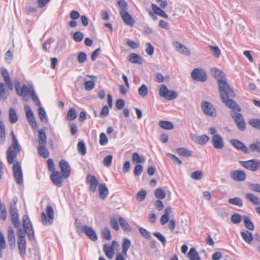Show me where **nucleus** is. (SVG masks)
<instances>
[{"label":"nucleus","instance_id":"nucleus-1","mask_svg":"<svg viewBox=\"0 0 260 260\" xmlns=\"http://www.w3.org/2000/svg\"><path fill=\"white\" fill-rule=\"evenodd\" d=\"M211 71L212 75L217 79L220 96L222 103L229 108L240 112L241 110L240 107L232 99L235 96V93L224 80L225 78L224 73L216 68L212 69Z\"/></svg>","mask_w":260,"mask_h":260},{"label":"nucleus","instance_id":"nucleus-2","mask_svg":"<svg viewBox=\"0 0 260 260\" xmlns=\"http://www.w3.org/2000/svg\"><path fill=\"white\" fill-rule=\"evenodd\" d=\"M11 137L12 144L8 147L6 152L7 160L10 165L13 164L14 160L21 150V147L15 136Z\"/></svg>","mask_w":260,"mask_h":260},{"label":"nucleus","instance_id":"nucleus-3","mask_svg":"<svg viewBox=\"0 0 260 260\" xmlns=\"http://www.w3.org/2000/svg\"><path fill=\"white\" fill-rule=\"evenodd\" d=\"M18 248L19 252L20 255L22 257H24L26 254V239L25 238V231H23L22 229L18 228Z\"/></svg>","mask_w":260,"mask_h":260},{"label":"nucleus","instance_id":"nucleus-4","mask_svg":"<svg viewBox=\"0 0 260 260\" xmlns=\"http://www.w3.org/2000/svg\"><path fill=\"white\" fill-rule=\"evenodd\" d=\"M13 166V176L16 182L21 185L23 183V175L20 165L19 162L14 161Z\"/></svg>","mask_w":260,"mask_h":260},{"label":"nucleus","instance_id":"nucleus-5","mask_svg":"<svg viewBox=\"0 0 260 260\" xmlns=\"http://www.w3.org/2000/svg\"><path fill=\"white\" fill-rule=\"evenodd\" d=\"M46 213L47 217L44 212L41 214V221L43 225H46L47 223L51 224L53 222L54 212L53 208L50 205H48L46 207Z\"/></svg>","mask_w":260,"mask_h":260},{"label":"nucleus","instance_id":"nucleus-6","mask_svg":"<svg viewBox=\"0 0 260 260\" xmlns=\"http://www.w3.org/2000/svg\"><path fill=\"white\" fill-rule=\"evenodd\" d=\"M201 109L203 112L208 116L215 117L216 116V110L210 103L205 101L201 103Z\"/></svg>","mask_w":260,"mask_h":260},{"label":"nucleus","instance_id":"nucleus-7","mask_svg":"<svg viewBox=\"0 0 260 260\" xmlns=\"http://www.w3.org/2000/svg\"><path fill=\"white\" fill-rule=\"evenodd\" d=\"M239 163L247 170L255 172L260 168V161L255 159L247 161H240Z\"/></svg>","mask_w":260,"mask_h":260},{"label":"nucleus","instance_id":"nucleus-8","mask_svg":"<svg viewBox=\"0 0 260 260\" xmlns=\"http://www.w3.org/2000/svg\"><path fill=\"white\" fill-rule=\"evenodd\" d=\"M14 84L16 91L18 95L22 96L24 98L28 95V94H30V92L31 91V90H30L26 85H23L21 88V84L19 79H15L14 80Z\"/></svg>","mask_w":260,"mask_h":260},{"label":"nucleus","instance_id":"nucleus-9","mask_svg":"<svg viewBox=\"0 0 260 260\" xmlns=\"http://www.w3.org/2000/svg\"><path fill=\"white\" fill-rule=\"evenodd\" d=\"M231 115L236 122L238 128L242 131H244L246 128V124L242 115L232 111L231 112Z\"/></svg>","mask_w":260,"mask_h":260},{"label":"nucleus","instance_id":"nucleus-10","mask_svg":"<svg viewBox=\"0 0 260 260\" xmlns=\"http://www.w3.org/2000/svg\"><path fill=\"white\" fill-rule=\"evenodd\" d=\"M191 77L193 80L205 82L207 80L206 72L201 69H194L191 73Z\"/></svg>","mask_w":260,"mask_h":260},{"label":"nucleus","instance_id":"nucleus-11","mask_svg":"<svg viewBox=\"0 0 260 260\" xmlns=\"http://www.w3.org/2000/svg\"><path fill=\"white\" fill-rule=\"evenodd\" d=\"M10 214L13 226L16 228L20 227V223L19 220L18 212L15 204L11 205Z\"/></svg>","mask_w":260,"mask_h":260},{"label":"nucleus","instance_id":"nucleus-12","mask_svg":"<svg viewBox=\"0 0 260 260\" xmlns=\"http://www.w3.org/2000/svg\"><path fill=\"white\" fill-rule=\"evenodd\" d=\"M24 109L26 118L29 125H31L32 127H37V124L36 122L34 113L30 107L28 105H26L24 106Z\"/></svg>","mask_w":260,"mask_h":260},{"label":"nucleus","instance_id":"nucleus-13","mask_svg":"<svg viewBox=\"0 0 260 260\" xmlns=\"http://www.w3.org/2000/svg\"><path fill=\"white\" fill-rule=\"evenodd\" d=\"M81 229L90 240L93 242L98 240V236L92 228L85 225L81 227Z\"/></svg>","mask_w":260,"mask_h":260},{"label":"nucleus","instance_id":"nucleus-14","mask_svg":"<svg viewBox=\"0 0 260 260\" xmlns=\"http://www.w3.org/2000/svg\"><path fill=\"white\" fill-rule=\"evenodd\" d=\"M231 178L234 181L237 182H242L246 178L245 173L242 170H234L230 173Z\"/></svg>","mask_w":260,"mask_h":260},{"label":"nucleus","instance_id":"nucleus-15","mask_svg":"<svg viewBox=\"0 0 260 260\" xmlns=\"http://www.w3.org/2000/svg\"><path fill=\"white\" fill-rule=\"evenodd\" d=\"M2 76L7 88L11 91L13 90L14 89L13 82L6 69L3 68L2 69Z\"/></svg>","mask_w":260,"mask_h":260},{"label":"nucleus","instance_id":"nucleus-16","mask_svg":"<svg viewBox=\"0 0 260 260\" xmlns=\"http://www.w3.org/2000/svg\"><path fill=\"white\" fill-rule=\"evenodd\" d=\"M59 167L62 173V176L64 178H67L70 175V166L68 161L62 159L59 162Z\"/></svg>","mask_w":260,"mask_h":260},{"label":"nucleus","instance_id":"nucleus-17","mask_svg":"<svg viewBox=\"0 0 260 260\" xmlns=\"http://www.w3.org/2000/svg\"><path fill=\"white\" fill-rule=\"evenodd\" d=\"M50 179L53 184L61 187L63 182V177L58 171H54L50 175Z\"/></svg>","mask_w":260,"mask_h":260},{"label":"nucleus","instance_id":"nucleus-18","mask_svg":"<svg viewBox=\"0 0 260 260\" xmlns=\"http://www.w3.org/2000/svg\"><path fill=\"white\" fill-rule=\"evenodd\" d=\"M211 142L214 148L216 149H222L224 147L223 139L220 135L213 136Z\"/></svg>","mask_w":260,"mask_h":260},{"label":"nucleus","instance_id":"nucleus-19","mask_svg":"<svg viewBox=\"0 0 260 260\" xmlns=\"http://www.w3.org/2000/svg\"><path fill=\"white\" fill-rule=\"evenodd\" d=\"M230 143L237 150H240L245 153H248L247 147L241 141L236 139H231Z\"/></svg>","mask_w":260,"mask_h":260},{"label":"nucleus","instance_id":"nucleus-20","mask_svg":"<svg viewBox=\"0 0 260 260\" xmlns=\"http://www.w3.org/2000/svg\"><path fill=\"white\" fill-rule=\"evenodd\" d=\"M86 182L90 184V190L95 192L99 182L94 175H88L86 177Z\"/></svg>","mask_w":260,"mask_h":260},{"label":"nucleus","instance_id":"nucleus-21","mask_svg":"<svg viewBox=\"0 0 260 260\" xmlns=\"http://www.w3.org/2000/svg\"><path fill=\"white\" fill-rule=\"evenodd\" d=\"M120 16L124 22L128 25L133 26L135 23V20L132 16L129 14L127 11L125 12H119Z\"/></svg>","mask_w":260,"mask_h":260},{"label":"nucleus","instance_id":"nucleus-22","mask_svg":"<svg viewBox=\"0 0 260 260\" xmlns=\"http://www.w3.org/2000/svg\"><path fill=\"white\" fill-rule=\"evenodd\" d=\"M8 239L10 243V248L13 249L15 247L16 240L14 231L11 226L8 228Z\"/></svg>","mask_w":260,"mask_h":260},{"label":"nucleus","instance_id":"nucleus-23","mask_svg":"<svg viewBox=\"0 0 260 260\" xmlns=\"http://www.w3.org/2000/svg\"><path fill=\"white\" fill-rule=\"evenodd\" d=\"M99 191L100 198L102 200H105L108 197L109 190L105 184H101L99 185Z\"/></svg>","mask_w":260,"mask_h":260},{"label":"nucleus","instance_id":"nucleus-24","mask_svg":"<svg viewBox=\"0 0 260 260\" xmlns=\"http://www.w3.org/2000/svg\"><path fill=\"white\" fill-rule=\"evenodd\" d=\"M174 46L176 49L177 51L182 54H185L186 55H190L189 50L184 45L180 44L178 42H176L174 44Z\"/></svg>","mask_w":260,"mask_h":260},{"label":"nucleus","instance_id":"nucleus-25","mask_svg":"<svg viewBox=\"0 0 260 260\" xmlns=\"http://www.w3.org/2000/svg\"><path fill=\"white\" fill-rule=\"evenodd\" d=\"M128 60L133 63H138L141 64L142 63V58L136 53H131L128 55Z\"/></svg>","mask_w":260,"mask_h":260},{"label":"nucleus","instance_id":"nucleus-26","mask_svg":"<svg viewBox=\"0 0 260 260\" xmlns=\"http://www.w3.org/2000/svg\"><path fill=\"white\" fill-rule=\"evenodd\" d=\"M193 139L197 144L204 145L209 141L210 138L208 136L203 135L202 136H196Z\"/></svg>","mask_w":260,"mask_h":260},{"label":"nucleus","instance_id":"nucleus-27","mask_svg":"<svg viewBox=\"0 0 260 260\" xmlns=\"http://www.w3.org/2000/svg\"><path fill=\"white\" fill-rule=\"evenodd\" d=\"M187 257L189 260H201V257L197 252L194 247H191L189 252L187 253Z\"/></svg>","mask_w":260,"mask_h":260},{"label":"nucleus","instance_id":"nucleus-28","mask_svg":"<svg viewBox=\"0 0 260 260\" xmlns=\"http://www.w3.org/2000/svg\"><path fill=\"white\" fill-rule=\"evenodd\" d=\"M5 125L2 120L0 119V144L3 145L6 141Z\"/></svg>","mask_w":260,"mask_h":260},{"label":"nucleus","instance_id":"nucleus-29","mask_svg":"<svg viewBox=\"0 0 260 260\" xmlns=\"http://www.w3.org/2000/svg\"><path fill=\"white\" fill-rule=\"evenodd\" d=\"M151 6L155 14L165 18H168V15L165 12V11L161 8H159L157 5L154 4H152Z\"/></svg>","mask_w":260,"mask_h":260},{"label":"nucleus","instance_id":"nucleus-30","mask_svg":"<svg viewBox=\"0 0 260 260\" xmlns=\"http://www.w3.org/2000/svg\"><path fill=\"white\" fill-rule=\"evenodd\" d=\"M103 250L105 255L109 259H112L114 254V249L112 247H110L107 244H105L103 246Z\"/></svg>","mask_w":260,"mask_h":260},{"label":"nucleus","instance_id":"nucleus-31","mask_svg":"<svg viewBox=\"0 0 260 260\" xmlns=\"http://www.w3.org/2000/svg\"><path fill=\"white\" fill-rule=\"evenodd\" d=\"M244 224L246 229L249 230L253 231L254 229V226L250 218L247 216H243Z\"/></svg>","mask_w":260,"mask_h":260},{"label":"nucleus","instance_id":"nucleus-32","mask_svg":"<svg viewBox=\"0 0 260 260\" xmlns=\"http://www.w3.org/2000/svg\"><path fill=\"white\" fill-rule=\"evenodd\" d=\"M246 198L251 202L253 205H258L260 204L259 199L254 194L247 193L245 194Z\"/></svg>","mask_w":260,"mask_h":260},{"label":"nucleus","instance_id":"nucleus-33","mask_svg":"<svg viewBox=\"0 0 260 260\" xmlns=\"http://www.w3.org/2000/svg\"><path fill=\"white\" fill-rule=\"evenodd\" d=\"M131 245V241L128 238H124L122 243V252L125 256H127V252Z\"/></svg>","mask_w":260,"mask_h":260},{"label":"nucleus","instance_id":"nucleus-34","mask_svg":"<svg viewBox=\"0 0 260 260\" xmlns=\"http://www.w3.org/2000/svg\"><path fill=\"white\" fill-rule=\"evenodd\" d=\"M46 145H39L38 150V153L42 157L47 158L49 156V152L46 148Z\"/></svg>","mask_w":260,"mask_h":260},{"label":"nucleus","instance_id":"nucleus-35","mask_svg":"<svg viewBox=\"0 0 260 260\" xmlns=\"http://www.w3.org/2000/svg\"><path fill=\"white\" fill-rule=\"evenodd\" d=\"M241 235L243 240L247 243L250 244L253 240V236L251 233L248 231L241 232Z\"/></svg>","mask_w":260,"mask_h":260},{"label":"nucleus","instance_id":"nucleus-36","mask_svg":"<svg viewBox=\"0 0 260 260\" xmlns=\"http://www.w3.org/2000/svg\"><path fill=\"white\" fill-rule=\"evenodd\" d=\"M145 159L143 156H140L138 153L135 152L132 155V161L135 164L144 162Z\"/></svg>","mask_w":260,"mask_h":260},{"label":"nucleus","instance_id":"nucleus-37","mask_svg":"<svg viewBox=\"0 0 260 260\" xmlns=\"http://www.w3.org/2000/svg\"><path fill=\"white\" fill-rule=\"evenodd\" d=\"M176 152L181 156L188 157L191 156L192 152L185 148H178Z\"/></svg>","mask_w":260,"mask_h":260},{"label":"nucleus","instance_id":"nucleus-38","mask_svg":"<svg viewBox=\"0 0 260 260\" xmlns=\"http://www.w3.org/2000/svg\"><path fill=\"white\" fill-rule=\"evenodd\" d=\"M158 125L161 128L167 130L172 129L174 127L173 124L168 121H160L159 122Z\"/></svg>","mask_w":260,"mask_h":260},{"label":"nucleus","instance_id":"nucleus-39","mask_svg":"<svg viewBox=\"0 0 260 260\" xmlns=\"http://www.w3.org/2000/svg\"><path fill=\"white\" fill-rule=\"evenodd\" d=\"M249 150L252 152H257L260 154V142L256 141L250 144L249 146Z\"/></svg>","mask_w":260,"mask_h":260},{"label":"nucleus","instance_id":"nucleus-40","mask_svg":"<svg viewBox=\"0 0 260 260\" xmlns=\"http://www.w3.org/2000/svg\"><path fill=\"white\" fill-rule=\"evenodd\" d=\"M9 119L11 123H15L18 121V116L14 108H11L9 109Z\"/></svg>","mask_w":260,"mask_h":260},{"label":"nucleus","instance_id":"nucleus-41","mask_svg":"<svg viewBox=\"0 0 260 260\" xmlns=\"http://www.w3.org/2000/svg\"><path fill=\"white\" fill-rule=\"evenodd\" d=\"M38 137L39 145H46V135L42 129L39 131Z\"/></svg>","mask_w":260,"mask_h":260},{"label":"nucleus","instance_id":"nucleus-42","mask_svg":"<svg viewBox=\"0 0 260 260\" xmlns=\"http://www.w3.org/2000/svg\"><path fill=\"white\" fill-rule=\"evenodd\" d=\"M38 115L40 119L42 122H48V118H47L46 113L44 109L40 106H39Z\"/></svg>","mask_w":260,"mask_h":260},{"label":"nucleus","instance_id":"nucleus-43","mask_svg":"<svg viewBox=\"0 0 260 260\" xmlns=\"http://www.w3.org/2000/svg\"><path fill=\"white\" fill-rule=\"evenodd\" d=\"M228 203L230 204L236 205L241 207L243 206V202L240 197H235L228 200Z\"/></svg>","mask_w":260,"mask_h":260},{"label":"nucleus","instance_id":"nucleus-44","mask_svg":"<svg viewBox=\"0 0 260 260\" xmlns=\"http://www.w3.org/2000/svg\"><path fill=\"white\" fill-rule=\"evenodd\" d=\"M77 116V112L73 108H70L67 115V119L69 121H72L76 118Z\"/></svg>","mask_w":260,"mask_h":260},{"label":"nucleus","instance_id":"nucleus-45","mask_svg":"<svg viewBox=\"0 0 260 260\" xmlns=\"http://www.w3.org/2000/svg\"><path fill=\"white\" fill-rule=\"evenodd\" d=\"M169 92V90L168 89L166 85L162 84L160 86L159 89V95L160 96L166 99Z\"/></svg>","mask_w":260,"mask_h":260},{"label":"nucleus","instance_id":"nucleus-46","mask_svg":"<svg viewBox=\"0 0 260 260\" xmlns=\"http://www.w3.org/2000/svg\"><path fill=\"white\" fill-rule=\"evenodd\" d=\"M23 226L24 230L32 228L29 218L27 215L23 216Z\"/></svg>","mask_w":260,"mask_h":260},{"label":"nucleus","instance_id":"nucleus-47","mask_svg":"<svg viewBox=\"0 0 260 260\" xmlns=\"http://www.w3.org/2000/svg\"><path fill=\"white\" fill-rule=\"evenodd\" d=\"M243 219V217L238 213H235L232 215L231 220L234 224L240 223Z\"/></svg>","mask_w":260,"mask_h":260},{"label":"nucleus","instance_id":"nucleus-48","mask_svg":"<svg viewBox=\"0 0 260 260\" xmlns=\"http://www.w3.org/2000/svg\"><path fill=\"white\" fill-rule=\"evenodd\" d=\"M78 151L82 155H84L86 154V147L85 143L83 141L78 142Z\"/></svg>","mask_w":260,"mask_h":260},{"label":"nucleus","instance_id":"nucleus-49","mask_svg":"<svg viewBox=\"0 0 260 260\" xmlns=\"http://www.w3.org/2000/svg\"><path fill=\"white\" fill-rule=\"evenodd\" d=\"M154 195L159 200L164 199L166 197V192L161 188H157L155 190Z\"/></svg>","mask_w":260,"mask_h":260},{"label":"nucleus","instance_id":"nucleus-50","mask_svg":"<svg viewBox=\"0 0 260 260\" xmlns=\"http://www.w3.org/2000/svg\"><path fill=\"white\" fill-rule=\"evenodd\" d=\"M248 123L255 128L260 130V119H251L249 120Z\"/></svg>","mask_w":260,"mask_h":260},{"label":"nucleus","instance_id":"nucleus-51","mask_svg":"<svg viewBox=\"0 0 260 260\" xmlns=\"http://www.w3.org/2000/svg\"><path fill=\"white\" fill-rule=\"evenodd\" d=\"M139 231L141 236L143 237L144 238L148 240H151V236L150 235V233L147 230L143 228L140 227L139 229Z\"/></svg>","mask_w":260,"mask_h":260},{"label":"nucleus","instance_id":"nucleus-52","mask_svg":"<svg viewBox=\"0 0 260 260\" xmlns=\"http://www.w3.org/2000/svg\"><path fill=\"white\" fill-rule=\"evenodd\" d=\"M102 236L103 239L109 240L111 238V234L108 228H104L102 231Z\"/></svg>","mask_w":260,"mask_h":260},{"label":"nucleus","instance_id":"nucleus-53","mask_svg":"<svg viewBox=\"0 0 260 260\" xmlns=\"http://www.w3.org/2000/svg\"><path fill=\"white\" fill-rule=\"evenodd\" d=\"M119 224L124 231L129 230L130 225L122 217L119 218Z\"/></svg>","mask_w":260,"mask_h":260},{"label":"nucleus","instance_id":"nucleus-54","mask_svg":"<svg viewBox=\"0 0 260 260\" xmlns=\"http://www.w3.org/2000/svg\"><path fill=\"white\" fill-rule=\"evenodd\" d=\"M138 93L142 97H145L148 94V88L145 84H143L138 89Z\"/></svg>","mask_w":260,"mask_h":260},{"label":"nucleus","instance_id":"nucleus-55","mask_svg":"<svg viewBox=\"0 0 260 260\" xmlns=\"http://www.w3.org/2000/svg\"><path fill=\"white\" fill-rule=\"evenodd\" d=\"M210 51L212 54L217 58L220 55V50L217 46H209Z\"/></svg>","mask_w":260,"mask_h":260},{"label":"nucleus","instance_id":"nucleus-56","mask_svg":"<svg viewBox=\"0 0 260 260\" xmlns=\"http://www.w3.org/2000/svg\"><path fill=\"white\" fill-rule=\"evenodd\" d=\"M203 177V173L201 171H196L191 173V177L195 180H201Z\"/></svg>","mask_w":260,"mask_h":260},{"label":"nucleus","instance_id":"nucleus-57","mask_svg":"<svg viewBox=\"0 0 260 260\" xmlns=\"http://www.w3.org/2000/svg\"><path fill=\"white\" fill-rule=\"evenodd\" d=\"M153 235L161 242L164 246L166 244L167 240L166 238L161 233L159 232H154Z\"/></svg>","mask_w":260,"mask_h":260},{"label":"nucleus","instance_id":"nucleus-58","mask_svg":"<svg viewBox=\"0 0 260 260\" xmlns=\"http://www.w3.org/2000/svg\"><path fill=\"white\" fill-rule=\"evenodd\" d=\"M178 96V94L177 92L174 90H169V92L167 95V98H166V100L168 101H171L176 99Z\"/></svg>","mask_w":260,"mask_h":260},{"label":"nucleus","instance_id":"nucleus-59","mask_svg":"<svg viewBox=\"0 0 260 260\" xmlns=\"http://www.w3.org/2000/svg\"><path fill=\"white\" fill-rule=\"evenodd\" d=\"M84 38V34L80 31H76L73 36V38L76 42H80Z\"/></svg>","mask_w":260,"mask_h":260},{"label":"nucleus","instance_id":"nucleus-60","mask_svg":"<svg viewBox=\"0 0 260 260\" xmlns=\"http://www.w3.org/2000/svg\"><path fill=\"white\" fill-rule=\"evenodd\" d=\"M146 196V191L145 190H141L139 191L136 196V199L139 201H143L144 200Z\"/></svg>","mask_w":260,"mask_h":260},{"label":"nucleus","instance_id":"nucleus-61","mask_svg":"<svg viewBox=\"0 0 260 260\" xmlns=\"http://www.w3.org/2000/svg\"><path fill=\"white\" fill-rule=\"evenodd\" d=\"M117 4L119 7L120 8V10L119 12H125L126 11V9L127 7V4L124 0H119L117 2Z\"/></svg>","mask_w":260,"mask_h":260},{"label":"nucleus","instance_id":"nucleus-62","mask_svg":"<svg viewBox=\"0 0 260 260\" xmlns=\"http://www.w3.org/2000/svg\"><path fill=\"white\" fill-rule=\"evenodd\" d=\"M30 95H31L32 100L36 103V105L37 106H40V101L33 89L30 92Z\"/></svg>","mask_w":260,"mask_h":260},{"label":"nucleus","instance_id":"nucleus-63","mask_svg":"<svg viewBox=\"0 0 260 260\" xmlns=\"http://www.w3.org/2000/svg\"><path fill=\"white\" fill-rule=\"evenodd\" d=\"M94 83L93 81L89 80L85 81V88L87 91H90L94 87Z\"/></svg>","mask_w":260,"mask_h":260},{"label":"nucleus","instance_id":"nucleus-64","mask_svg":"<svg viewBox=\"0 0 260 260\" xmlns=\"http://www.w3.org/2000/svg\"><path fill=\"white\" fill-rule=\"evenodd\" d=\"M113 156L112 155L106 156L103 160V165L105 167H109L111 165Z\"/></svg>","mask_w":260,"mask_h":260}]
</instances>
